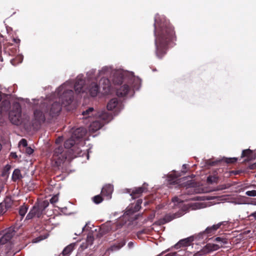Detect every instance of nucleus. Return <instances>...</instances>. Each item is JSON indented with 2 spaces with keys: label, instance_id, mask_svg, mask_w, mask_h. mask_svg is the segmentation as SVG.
Masks as SVG:
<instances>
[{
  "label": "nucleus",
  "instance_id": "51",
  "mask_svg": "<svg viewBox=\"0 0 256 256\" xmlns=\"http://www.w3.org/2000/svg\"><path fill=\"white\" fill-rule=\"evenodd\" d=\"M250 168L252 170L256 168V162L251 164L250 166Z\"/></svg>",
  "mask_w": 256,
  "mask_h": 256
},
{
  "label": "nucleus",
  "instance_id": "16",
  "mask_svg": "<svg viewBox=\"0 0 256 256\" xmlns=\"http://www.w3.org/2000/svg\"><path fill=\"white\" fill-rule=\"evenodd\" d=\"M206 255L220 248L219 244L208 243L202 248Z\"/></svg>",
  "mask_w": 256,
  "mask_h": 256
},
{
  "label": "nucleus",
  "instance_id": "61",
  "mask_svg": "<svg viewBox=\"0 0 256 256\" xmlns=\"http://www.w3.org/2000/svg\"><path fill=\"white\" fill-rule=\"evenodd\" d=\"M252 204L256 205V202H254V203H252Z\"/></svg>",
  "mask_w": 256,
  "mask_h": 256
},
{
  "label": "nucleus",
  "instance_id": "28",
  "mask_svg": "<svg viewBox=\"0 0 256 256\" xmlns=\"http://www.w3.org/2000/svg\"><path fill=\"white\" fill-rule=\"evenodd\" d=\"M112 192V188L110 186H106L104 187L101 192V194L104 196H110Z\"/></svg>",
  "mask_w": 256,
  "mask_h": 256
},
{
  "label": "nucleus",
  "instance_id": "8",
  "mask_svg": "<svg viewBox=\"0 0 256 256\" xmlns=\"http://www.w3.org/2000/svg\"><path fill=\"white\" fill-rule=\"evenodd\" d=\"M74 92L72 90H64L60 98L62 104L66 106L70 104L74 100Z\"/></svg>",
  "mask_w": 256,
  "mask_h": 256
},
{
  "label": "nucleus",
  "instance_id": "22",
  "mask_svg": "<svg viewBox=\"0 0 256 256\" xmlns=\"http://www.w3.org/2000/svg\"><path fill=\"white\" fill-rule=\"evenodd\" d=\"M104 126V122H102L99 120L92 122L90 124V130L94 132L100 130Z\"/></svg>",
  "mask_w": 256,
  "mask_h": 256
},
{
  "label": "nucleus",
  "instance_id": "10",
  "mask_svg": "<svg viewBox=\"0 0 256 256\" xmlns=\"http://www.w3.org/2000/svg\"><path fill=\"white\" fill-rule=\"evenodd\" d=\"M146 190V184H144L142 186L134 188L132 192L128 191L132 199H135L141 196L142 194Z\"/></svg>",
  "mask_w": 256,
  "mask_h": 256
},
{
  "label": "nucleus",
  "instance_id": "25",
  "mask_svg": "<svg viewBox=\"0 0 256 256\" xmlns=\"http://www.w3.org/2000/svg\"><path fill=\"white\" fill-rule=\"evenodd\" d=\"M118 104V101L117 98H112L107 104V108L108 110H112L116 108Z\"/></svg>",
  "mask_w": 256,
  "mask_h": 256
},
{
  "label": "nucleus",
  "instance_id": "21",
  "mask_svg": "<svg viewBox=\"0 0 256 256\" xmlns=\"http://www.w3.org/2000/svg\"><path fill=\"white\" fill-rule=\"evenodd\" d=\"M242 158L246 157V160H252L256 159V157L254 156V152L250 149H246L243 150L242 153Z\"/></svg>",
  "mask_w": 256,
  "mask_h": 256
},
{
  "label": "nucleus",
  "instance_id": "54",
  "mask_svg": "<svg viewBox=\"0 0 256 256\" xmlns=\"http://www.w3.org/2000/svg\"><path fill=\"white\" fill-rule=\"evenodd\" d=\"M12 154V157H13V158H16V157H17V156L16 155V154Z\"/></svg>",
  "mask_w": 256,
  "mask_h": 256
},
{
  "label": "nucleus",
  "instance_id": "46",
  "mask_svg": "<svg viewBox=\"0 0 256 256\" xmlns=\"http://www.w3.org/2000/svg\"><path fill=\"white\" fill-rule=\"evenodd\" d=\"M86 226V224L84 226H83L82 228V230H80L79 231H77V232L75 233V234L76 235V236L80 235L82 232H83Z\"/></svg>",
  "mask_w": 256,
  "mask_h": 256
},
{
  "label": "nucleus",
  "instance_id": "33",
  "mask_svg": "<svg viewBox=\"0 0 256 256\" xmlns=\"http://www.w3.org/2000/svg\"><path fill=\"white\" fill-rule=\"evenodd\" d=\"M94 240V237L92 235V234H89L86 238V248H87L89 246H92L93 244V242Z\"/></svg>",
  "mask_w": 256,
  "mask_h": 256
},
{
  "label": "nucleus",
  "instance_id": "58",
  "mask_svg": "<svg viewBox=\"0 0 256 256\" xmlns=\"http://www.w3.org/2000/svg\"><path fill=\"white\" fill-rule=\"evenodd\" d=\"M212 166H214V163L213 162L212 164H211Z\"/></svg>",
  "mask_w": 256,
  "mask_h": 256
},
{
  "label": "nucleus",
  "instance_id": "44",
  "mask_svg": "<svg viewBox=\"0 0 256 256\" xmlns=\"http://www.w3.org/2000/svg\"><path fill=\"white\" fill-rule=\"evenodd\" d=\"M34 152V150L30 147H26V152L28 154H31Z\"/></svg>",
  "mask_w": 256,
  "mask_h": 256
},
{
  "label": "nucleus",
  "instance_id": "27",
  "mask_svg": "<svg viewBox=\"0 0 256 256\" xmlns=\"http://www.w3.org/2000/svg\"><path fill=\"white\" fill-rule=\"evenodd\" d=\"M28 205L24 204L19 208V214L21 216V219L23 218L28 209Z\"/></svg>",
  "mask_w": 256,
  "mask_h": 256
},
{
  "label": "nucleus",
  "instance_id": "37",
  "mask_svg": "<svg viewBox=\"0 0 256 256\" xmlns=\"http://www.w3.org/2000/svg\"><path fill=\"white\" fill-rule=\"evenodd\" d=\"M238 158H226L224 162L227 164H234L236 162Z\"/></svg>",
  "mask_w": 256,
  "mask_h": 256
},
{
  "label": "nucleus",
  "instance_id": "5",
  "mask_svg": "<svg viewBox=\"0 0 256 256\" xmlns=\"http://www.w3.org/2000/svg\"><path fill=\"white\" fill-rule=\"evenodd\" d=\"M9 118L12 123L18 126L22 123V109L19 104L14 106L9 112Z\"/></svg>",
  "mask_w": 256,
  "mask_h": 256
},
{
  "label": "nucleus",
  "instance_id": "9",
  "mask_svg": "<svg viewBox=\"0 0 256 256\" xmlns=\"http://www.w3.org/2000/svg\"><path fill=\"white\" fill-rule=\"evenodd\" d=\"M142 202V199L137 200L136 204H130L126 209L124 214L126 216H130L134 212H138L141 208V204Z\"/></svg>",
  "mask_w": 256,
  "mask_h": 256
},
{
  "label": "nucleus",
  "instance_id": "13",
  "mask_svg": "<svg viewBox=\"0 0 256 256\" xmlns=\"http://www.w3.org/2000/svg\"><path fill=\"white\" fill-rule=\"evenodd\" d=\"M85 81L81 77L78 76L76 82L74 85V88L76 92L80 93L83 92V88L84 84Z\"/></svg>",
  "mask_w": 256,
  "mask_h": 256
},
{
  "label": "nucleus",
  "instance_id": "4",
  "mask_svg": "<svg viewBox=\"0 0 256 256\" xmlns=\"http://www.w3.org/2000/svg\"><path fill=\"white\" fill-rule=\"evenodd\" d=\"M48 206V202L47 201H44L40 204H35L27 214L26 220H31L35 216L38 218H40L43 214L44 210Z\"/></svg>",
  "mask_w": 256,
  "mask_h": 256
},
{
  "label": "nucleus",
  "instance_id": "45",
  "mask_svg": "<svg viewBox=\"0 0 256 256\" xmlns=\"http://www.w3.org/2000/svg\"><path fill=\"white\" fill-rule=\"evenodd\" d=\"M20 144L23 146L24 147H26L28 145L27 141L26 140L22 138L20 142Z\"/></svg>",
  "mask_w": 256,
  "mask_h": 256
},
{
  "label": "nucleus",
  "instance_id": "38",
  "mask_svg": "<svg viewBox=\"0 0 256 256\" xmlns=\"http://www.w3.org/2000/svg\"><path fill=\"white\" fill-rule=\"evenodd\" d=\"M10 169V166L8 164L6 165L3 169L2 176H4L6 175L7 173L8 172Z\"/></svg>",
  "mask_w": 256,
  "mask_h": 256
},
{
  "label": "nucleus",
  "instance_id": "60",
  "mask_svg": "<svg viewBox=\"0 0 256 256\" xmlns=\"http://www.w3.org/2000/svg\"><path fill=\"white\" fill-rule=\"evenodd\" d=\"M194 198H189L188 200H192V199H194Z\"/></svg>",
  "mask_w": 256,
  "mask_h": 256
},
{
  "label": "nucleus",
  "instance_id": "19",
  "mask_svg": "<svg viewBox=\"0 0 256 256\" xmlns=\"http://www.w3.org/2000/svg\"><path fill=\"white\" fill-rule=\"evenodd\" d=\"M100 86L95 82H92L88 87V92L90 95L94 97L97 96L98 92H100Z\"/></svg>",
  "mask_w": 256,
  "mask_h": 256
},
{
  "label": "nucleus",
  "instance_id": "2",
  "mask_svg": "<svg viewBox=\"0 0 256 256\" xmlns=\"http://www.w3.org/2000/svg\"><path fill=\"white\" fill-rule=\"evenodd\" d=\"M76 143L75 140L71 136L64 142V146L66 150L60 146L55 148L53 152L52 160L54 162L56 166H60L66 160L70 162L76 156V154H80L78 152L74 151V150L77 148Z\"/></svg>",
  "mask_w": 256,
  "mask_h": 256
},
{
  "label": "nucleus",
  "instance_id": "3",
  "mask_svg": "<svg viewBox=\"0 0 256 256\" xmlns=\"http://www.w3.org/2000/svg\"><path fill=\"white\" fill-rule=\"evenodd\" d=\"M62 105L60 102H54L42 110H36L34 112V118L32 121L34 130H38L46 120L49 122L53 118L58 116L62 110Z\"/></svg>",
  "mask_w": 256,
  "mask_h": 256
},
{
  "label": "nucleus",
  "instance_id": "12",
  "mask_svg": "<svg viewBox=\"0 0 256 256\" xmlns=\"http://www.w3.org/2000/svg\"><path fill=\"white\" fill-rule=\"evenodd\" d=\"M86 132V130L85 128L80 127L73 130L71 136L74 140H78L82 138Z\"/></svg>",
  "mask_w": 256,
  "mask_h": 256
},
{
  "label": "nucleus",
  "instance_id": "11",
  "mask_svg": "<svg viewBox=\"0 0 256 256\" xmlns=\"http://www.w3.org/2000/svg\"><path fill=\"white\" fill-rule=\"evenodd\" d=\"M194 240V236H190L186 238L180 240L174 246L176 249L180 248L182 246H188L190 245L191 242Z\"/></svg>",
  "mask_w": 256,
  "mask_h": 256
},
{
  "label": "nucleus",
  "instance_id": "47",
  "mask_svg": "<svg viewBox=\"0 0 256 256\" xmlns=\"http://www.w3.org/2000/svg\"><path fill=\"white\" fill-rule=\"evenodd\" d=\"M12 42L14 43L18 44L20 43V40L18 38H13Z\"/></svg>",
  "mask_w": 256,
  "mask_h": 256
},
{
  "label": "nucleus",
  "instance_id": "39",
  "mask_svg": "<svg viewBox=\"0 0 256 256\" xmlns=\"http://www.w3.org/2000/svg\"><path fill=\"white\" fill-rule=\"evenodd\" d=\"M246 194L249 196H256V190H248L246 192Z\"/></svg>",
  "mask_w": 256,
  "mask_h": 256
},
{
  "label": "nucleus",
  "instance_id": "24",
  "mask_svg": "<svg viewBox=\"0 0 256 256\" xmlns=\"http://www.w3.org/2000/svg\"><path fill=\"white\" fill-rule=\"evenodd\" d=\"M112 230V228L110 226L109 224H105L100 227V231H99V234L100 236H103L104 235L108 234L109 232Z\"/></svg>",
  "mask_w": 256,
  "mask_h": 256
},
{
  "label": "nucleus",
  "instance_id": "15",
  "mask_svg": "<svg viewBox=\"0 0 256 256\" xmlns=\"http://www.w3.org/2000/svg\"><path fill=\"white\" fill-rule=\"evenodd\" d=\"M99 86H100L104 93H108L110 90V82L107 78H102L99 82Z\"/></svg>",
  "mask_w": 256,
  "mask_h": 256
},
{
  "label": "nucleus",
  "instance_id": "59",
  "mask_svg": "<svg viewBox=\"0 0 256 256\" xmlns=\"http://www.w3.org/2000/svg\"><path fill=\"white\" fill-rule=\"evenodd\" d=\"M1 148H2V145H1V144H0V150H1Z\"/></svg>",
  "mask_w": 256,
  "mask_h": 256
},
{
  "label": "nucleus",
  "instance_id": "50",
  "mask_svg": "<svg viewBox=\"0 0 256 256\" xmlns=\"http://www.w3.org/2000/svg\"><path fill=\"white\" fill-rule=\"evenodd\" d=\"M242 172L240 170H233L232 172V173L234 175L239 174Z\"/></svg>",
  "mask_w": 256,
  "mask_h": 256
},
{
  "label": "nucleus",
  "instance_id": "34",
  "mask_svg": "<svg viewBox=\"0 0 256 256\" xmlns=\"http://www.w3.org/2000/svg\"><path fill=\"white\" fill-rule=\"evenodd\" d=\"M92 201L96 204H99L101 202H102L104 200V198L100 195H96L92 198Z\"/></svg>",
  "mask_w": 256,
  "mask_h": 256
},
{
  "label": "nucleus",
  "instance_id": "7",
  "mask_svg": "<svg viewBox=\"0 0 256 256\" xmlns=\"http://www.w3.org/2000/svg\"><path fill=\"white\" fill-rule=\"evenodd\" d=\"M186 212V210L182 208L178 212L170 214H166L162 218L158 220V222L160 224H165L174 218H180L183 216Z\"/></svg>",
  "mask_w": 256,
  "mask_h": 256
},
{
  "label": "nucleus",
  "instance_id": "42",
  "mask_svg": "<svg viewBox=\"0 0 256 256\" xmlns=\"http://www.w3.org/2000/svg\"><path fill=\"white\" fill-rule=\"evenodd\" d=\"M172 202L174 203L177 202L178 204H179L182 202L184 200L177 196H175L172 198Z\"/></svg>",
  "mask_w": 256,
  "mask_h": 256
},
{
  "label": "nucleus",
  "instance_id": "41",
  "mask_svg": "<svg viewBox=\"0 0 256 256\" xmlns=\"http://www.w3.org/2000/svg\"><path fill=\"white\" fill-rule=\"evenodd\" d=\"M206 256V254L204 252V251L202 248L200 250L197 252H196L194 253L193 255V256Z\"/></svg>",
  "mask_w": 256,
  "mask_h": 256
},
{
  "label": "nucleus",
  "instance_id": "49",
  "mask_svg": "<svg viewBox=\"0 0 256 256\" xmlns=\"http://www.w3.org/2000/svg\"><path fill=\"white\" fill-rule=\"evenodd\" d=\"M43 239H44V238H42V236L38 237L34 240V242H37L40 241L41 240H42Z\"/></svg>",
  "mask_w": 256,
  "mask_h": 256
},
{
  "label": "nucleus",
  "instance_id": "36",
  "mask_svg": "<svg viewBox=\"0 0 256 256\" xmlns=\"http://www.w3.org/2000/svg\"><path fill=\"white\" fill-rule=\"evenodd\" d=\"M114 80L116 84H121L123 82V76L122 75H119L116 78H115Z\"/></svg>",
  "mask_w": 256,
  "mask_h": 256
},
{
  "label": "nucleus",
  "instance_id": "20",
  "mask_svg": "<svg viewBox=\"0 0 256 256\" xmlns=\"http://www.w3.org/2000/svg\"><path fill=\"white\" fill-rule=\"evenodd\" d=\"M130 90V87L128 84H124L121 86L116 90V94L118 96L123 97L126 96Z\"/></svg>",
  "mask_w": 256,
  "mask_h": 256
},
{
  "label": "nucleus",
  "instance_id": "26",
  "mask_svg": "<svg viewBox=\"0 0 256 256\" xmlns=\"http://www.w3.org/2000/svg\"><path fill=\"white\" fill-rule=\"evenodd\" d=\"M219 182V177L216 175H210L208 176L206 179V182L209 184H218Z\"/></svg>",
  "mask_w": 256,
  "mask_h": 256
},
{
  "label": "nucleus",
  "instance_id": "14",
  "mask_svg": "<svg viewBox=\"0 0 256 256\" xmlns=\"http://www.w3.org/2000/svg\"><path fill=\"white\" fill-rule=\"evenodd\" d=\"M98 117L100 120L102 122H104V124L108 122L112 119L111 114L106 110H102L98 112Z\"/></svg>",
  "mask_w": 256,
  "mask_h": 256
},
{
  "label": "nucleus",
  "instance_id": "35",
  "mask_svg": "<svg viewBox=\"0 0 256 256\" xmlns=\"http://www.w3.org/2000/svg\"><path fill=\"white\" fill-rule=\"evenodd\" d=\"M94 111V108H89L88 109H87L86 110H84L82 112V114L84 116H86V118L90 117V114L92 113Z\"/></svg>",
  "mask_w": 256,
  "mask_h": 256
},
{
  "label": "nucleus",
  "instance_id": "23",
  "mask_svg": "<svg viewBox=\"0 0 256 256\" xmlns=\"http://www.w3.org/2000/svg\"><path fill=\"white\" fill-rule=\"evenodd\" d=\"M168 182L169 184H178L180 182V179L178 176L175 174H170L168 176Z\"/></svg>",
  "mask_w": 256,
  "mask_h": 256
},
{
  "label": "nucleus",
  "instance_id": "6",
  "mask_svg": "<svg viewBox=\"0 0 256 256\" xmlns=\"http://www.w3.org/2000/svg\"><path fill=\"white\" fill-rule=\"evenodd\" d=\"M227 222H228L226 221L222 222L216 224L208 226L205 230L199 233L196 236V238L200 239L204 238V237L208 238V236L214 234L222 225H224L225 224H226Z\"/></svg>",
  "mask_w": 256,
  "mask_h": 256
},
{
  "label": "nucleus",
  "instance_id": "55",
  "mask_svg": "<svg viewBox=\"0 0 256 256\" xmlns=\"http://www.w3.org/2000/svg\"><path fill=\"white\" fill-rule=\"evenodd\" d=\"M192 190L193 189L190 188V190H188V192H192Z\"/></svg>",
  "mask_w": 256,
  "mask_h": 256
},
{
  "label": "nucleus",
  "instance_id": "32",
  "mask_svg": "<svg viewBox=\"0 0 256 256\" xmlns=\"http://www.w3.org/2000/svg\"><path fill=\"white\" fill-rule=\"evenodd\" d=\"M215 241L217 242H220V248L221 247H222L224 244H228V240L224 238H221V237H216L215 240Z\"/></svg>",
  "mask_w": 256,
  "mask_h": 256
},
{
  "label": "nucleus",
  "instance_id": "18",
  "mask_svg": "<svg viewBox=\"0 0 256 256\" xmlns=\"http://www.w3.org/2000/svg\"><path fill=\"white\" fill-rule=\"evenodd\" d=\"M4 52L9 56H14L17 52V48L16 46L12 44L8 43L4 46Z\"/></svg>",
  "mask_w": 256,
  "mask_h": 256
},
{
  "label": "nucleus",
  "instance_id": "56",
  "mask_svg": "<svg viewBox=\"0 0 256 256\" xmlns=\"http://www.w3.org/2000/svg\"><path fill=\"white\" fill-rule=\"evenodd\" d=\"M59 89L60 90H62V89H63V87L62 86V87H60Z\"/></svg>",
  "mask_w": 256,
  "mask_h": 256
},
{
  "label": "nucleus",
  "instance_id": "17",
  "mask_svg": "<svg viewBox=\"0 0 256 256\" xmlns=\"http://www.w3.org/2000/svg\"><path fill=\"white\" fill-rule=\"evenodd\" d=\"M14 234V232L9 230L0 238V244H4L9 242Z\"/></svg>",
  "mask_w": 256,
  "mask_h": 256
},
{
  "label": "nucleus",
  "instance_id": "30",
  "mask_svg": "<svg viewBox=\"0 0 256 256\" xmlns=\"http://www.w3.org/2000/svg\"><path fill=\"white\" fill-rule=\"evenodd\" d=\"M22 178L20 171L18 169H16L14 170L12 174V179L14 181H16L20 180Z\"/></svg>",
  "mask_w": 256,
  "mask_h": 256
},
{
  "label": "nucleus",
  "instance_id": "31",
  "mask_svg": "<svg viewBox=\"0 0 256 256\" xmlns=\"http://www.w3.org/2000/svg\"><path fill=\"white\" fill-rule=\"evenodd\" d=\"M74 246L72 244H70L66 247L63 250L62 253L64 256H68L72 251Z\"/></svg>",
  "mask_w": 256,
  "mask_h": 256
},
{
  "label": "nucleus",
  "instance_id": "43",
  "mask_svg": "<svg viewBox=\"0 0 256 256\" xmlns=\"http://www.w3.org/2000/svg\"><path fill=\"white\" fill-rule=\"evenodd\" d=\"M58 200V195H54L50 199V202L52 204H54L56 203Z\"/></svg>",
  "mask_w": 256,
  "mask_h": 256
},
{
  "label": "nucleus",
  "instance_id": "53",
  "mask_svg": "<svg viewBox=\"0 0 256 256\" xmlns=\"http://www.w3.org/2000/svg\"><path fill=\"white\" fill-rule=\"evenodd\" d=\"M60 140V138H58V139L56 140V142L57 144L58 143Z\"/></svg>",
  "mask_w": 256,
  "mask_h": 256
},
{
  "label": "nucleus",
  "instance_id": "57",
  "mask_svg": "<svg viewBox=\"0 0 256 256\" xmlns=\"http://www.w3.org/2000/svg\"><path fill=\"white\" fill-rule=\"evenodd\" d=\"M254 156L256 157V153H254Z\"/></svg>",
  "mask_w": 256,
  "mask_h": 256
},
{
  "label": "nucleus",
  "instance_id": "1",
  "mask_svg": "<svg viewBox=\"0 0 256 256\" xmlns=\"http://www.w3.org/2000/svg\"><path fill=\"white\" fill-rule=\"evenodd\" d=\"M154 26L155 53L161 59L166 54L168 44L176 40V36L172 25L164 18L156 16Z\"/></svg>",
  "mask_w": 256,
  "mask_h": 256
},
{
  "label": "nucleus",
  "instance_id": "48",
  "mask_svg": "<svg viewBox=\"0 0 256 256\" xmlns=\"http://www.w3.org/2000/svg\"><path fill=\"white\" fill-rule=\"evenodd\" d=\"M250 217H253L254 218H252V220H256V211L250 215Z\"/></svg>",
  "mask_w": 256,
  "mask_h": 256
},
{
  "label": "nucleus",
  "instance_id": "29",
  "mask_svg": "<svg viewBox=\"0 0 256 256\" xmlns=\"http://www.w3.org/2000/svg\"><path fill=\"white\" fill-rule=\"evenodd\" d=\"M4 204V207L8 209L10 208L13 204V201L10 197H6L4 201L2 202Z\"/></svg>",
  "mask_w": 256,
  "mask_h": 256
},
{
  "label": "nucleus",
  "instance_id": "40",
  "mask_svg": "<svg viewBox=\"0 0 256 256\" xmlns=\"http://www.w3.org/2000/svg\"><path fill=\"white\" fill-rule=\"evenodd\" d=\"M8 210V208L4 207V204H0V214H2Z\"/></svg>",
  "mask_w": 256,
  "mask_h": 256
},
{
  "label": "nucleus",
  "instance_id": "52",
  "mask_svg": "<svg viewBox=\"0 0 256 256\" xmlns=\"http://www.w3.org/2000/svg\"><path fill=\"white\" fill-rule=\"evenodd\" d=\"M77 150H74V151L76 152H78V153L80 154L78 155L79 156H80V152H82V151H80H80H79V148L77 147ZM77 155H78V154H76V156L75 157H76L77 156Z\"/></svg>",
  "mask_w": 256,
  "mask_h": 256
}]
</instances>
